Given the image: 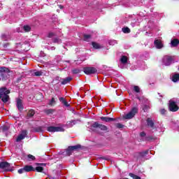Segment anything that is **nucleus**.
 Returning a JSON list of instances; mask_svg holds the SVG:
<instances>
[{"label":"nucleus","instance_id":"nucleus-1","mask_svg":"<svg viewBox=\"0 0 179 179\" xmlns=\"http://www.w3.org/2000/svg\"><path fill=\"white\" fill-rule=\"evenodd\" d=\"M9 94H10V90H8L6 87L0 88V99L3 103H8L9 101Z\"/></svg>","mask_w":179,"mask_h":179},{"label":"nucleus","instance_id":"nucleus-2","mask_svg":"<svg viewBox=\"0 0 179 179\" xmlns=\"http://www.w3.org/2000/svg\"><path fill=\"white\" fill-rule=\"evenodd\" d=\"M138 113H139V108L138 106L133 107L131 111L126 114L123 118L124 120H132V118H134V117H135Z\"/></svg>","mask_w":179,"mask_h":179},{"label":"nucleus","instance_id":"nucleus-3","mask_svg":"<svg viewBox=\"0 0 179 179\" xmlns=\"http://www.w3.org/2000/svg\"><path fill=\"white\" fill-rule=\"evenodd\" d=\"M91 128L92 131H96V129H100V131H107L108 127L104 124L99 123V122H94L92 125Z\"/></svg>","mask_w":179,"mask_h":179},{"label":"nucleus","instance_id":"nucleus-4","mask_svg":"<svg viewBox=\"0 0 179 179\" xmlns=\"http://www.w3.org/2000/svg\"><path fill=\"white\" fill-rule=\"evenodd\" d=\"M179 107L178 105H177V103L174 101H169V111H171L172 113H176L178 111Z\"/></svg>","mask_w":179,"mask_h":179},{"label":"nucleus","instance_id":"nucleus-5","mask_svg":"<svg viewBox=\"0 0 179 179\" xmlns=\"http://www.w3.org/2000/svg\"><path fill=\"white\" fill-rule=\"evenodd\" d=\"M83 72L85 75H94L97 72V69L94 67H84Z\"/></svg>","mask_w":179,"mask_h":179},{"label":"nucleus","instance_id":"nucleus-6","mask_svg":"<svg viewBox=\"0 0 179 179\" xmlns=\"http://www.w3.org/2000/svg\"><path fill=\"white\" fill-rule=\"evenodd\" d=\"M0 169L4 170L5 171H12V167H10V164L8 162H1Z\"/></svg>","mask_w":179,"mask_h":179},{"label":"nucleus","instance_id":"nucleus-7","mask_svg":"<svg viewBox=\"0 0 179 179\" xmlns=\"http://www.w3.org/2000/svg\"><path fill=\"white\" fill-rule=\"evenodd\" d=\"M48 132H64V128L60 127L50 126L47 128Z\"/></svg>","mask_w":179,"mask_h":179},{"label":"nucleus","instance_id":"nucleus-8","mask_svg":"<svg viewBox=\"0 0 179 179\" xmlns=\"http://www.w3.org/2000/svg\"><path fill=\"white\" fill-rule=\"evenodd\" d=\"M10 70L8 67L1 66L0 67V76L1 78H6V73H9Z\"/></svg>","mask_w":179,"mask_h":179},{"label":"nucleus","instance_id":"nucleus-9","mask_svg":"<svg viewBox=\"0 0 179 179\" xmlns=\"http://www.w3.org/2000/svg\"><path fill=\"white\" fill-rule=\"evenodd\" d=\"M27 136V130H22V133L17 136L16 142H20Z\"/></svg>","mask_w":179,"mask_h":179},{"label":"nucleus","instance_id":"nucleus-10","mask_svg":"<svg viewBox=\"0 0 179 179\" xmlns=\"http://www.w3.org/2000/svg\"><path fill=\"white\" fill-rule=\"evenodd\" d=\"M146 122H147L148 127L151 128V129H156V126H155V122H153L152 118L148 117L146 119Z\"/></svg>","mask_w":179,"mask_h":179},{"label":"nucleus","instance_id":"nucleus-11","mask_svg":"<svg viewBox=\"0 0 179 179\" xmlns=\"http://www.w3.org/2000/svg\"><path fill=\"white\" fill-rule=\"evenodd\" d=\"M17 108L20 113H22L24 108L23 106V101L20 99H17Z\"/></svg>","mask_w":179,"mask_h":179},{"label":"nucleus","instance_id":"nucleus-12","mask_svg":"<svg viewBox=\"0 0 179 179\" xmlns=\"http://www.w3.org/2000/svg\"><path fill=\"white\" fill-rule=\"evenodd\" d=\"M157 137L155 136H147L144 138L143 140L144 142H155V141H157Z\"/></svg>","mask_w":179,"mask_h":179},{"label":"nucleus","instance_id":"nucleus-13","mask_svg":"<svg viewBox=\"0 0 179 179\" xmlns=\"http://www.w3.org/2000/svg\"><path fill=\"white\" fill-rule=\"evenodd\" d=\"M154 44L156 47V48H157L158 50H160L162 48H163L164 45L163 43H162V41L157 39L154 41Z\"/></svg>","mask_w":179,"mask_h":179},{"label":"nucleus","instance_id":"nucleus-14","mask_svg":"<svg viewBox=\"0 0 179 179\" xmlns=\"http://www.w3.org/2000/svg\"><path fill=\"white\" fill-rule=\"evenodd\" d=\"M166 61H164V65L166 66H169L171 65V62H173V57L171 56H166Z\"/></svg>","mask_w":179,"mask_h":179},{"label":"nucleus","instance_id":"nucleus-15","mask_svg":"<svg viewBox=\"0 0 179 179\" xmlns=\"http://www.w3.org/2000/svg\"><path fill=\"white\" fill-rule=\"evenodd\" d=\"M100 120L101 121H103L104 122H111V121H116L117 120V119H115V118L104 117V116L101 117Z\"/></svg>","mask_w":179,"mask_h":179},{"label":"nucleus","instance_id":"nucleus-16","mask_svg":"<svg viewBox=\"0 0 179 179\" xmlns=\"http://www.w3.org/2000/svg\"><path fill=\"white\" fill-rule=\"evenodd\" d=\"M72 77H67L66 78H62L61 79V85H68V83H71V80H72Z\"/></svg>","mask_w":179,"mask_h":179},{"label":"nucleus","instance_id":"nucleus-17","mask_svg":"<svg viewBox=\"0 0 179 179\" xmlns=\"http://www.w3.org/2000/svg\"><path fill=\"white\" fill-rule=\"evenodd\" d=\"M24 170L25 173H30V171H34V167L31 165H26L24 166Z\"/></svg>","mask_w":179,"mask_h":179},{"label":"nucleus","instance_id":"nucleus-18","mask_svg":"<svg viewBox=\"0 0 179 179\" xmlns=\"http://www.w3.org/2000/svg\"><path fill=\"white\" fill-rule=\"evenodd\" d=\"M34 114H36V111L34 109H30L27 115V118L29 120V118H32V117H34Z\"/></svg>","mask_w":179,"mask_h":179},{"label":"nucleus","instance_id":"nucleus-19","mask_svg":"<svg viewBox=\"0 0 179 179\" xmlns=\"http://www.w3.org/2000/svg\"><path fill=\"white\" fill-rule=\"evenodd\" d=\"M179 44V40L174 38L171 41V47H178Z\"/></svg>","mask_w":179,"mask_h":179},{"label":"nucleus","instance_id":"nucleus-20","mask_svg":"<svg viewBox=\"0 0 179 179\" xmlns=\"http://www.w3.org/2000/svg\"><path fill=\"white\" fill-rule=\"evenodd\" d=\"M44 113H45V114L47 115H51L52 114H54V113H55V109H45L44 110Z\"/></svg>","mask_w":179,"mask_h":179},{"label":"nucleus","instance_id":"nucleus-21","mask_svg":"<svg viewBox=\"0 0 179 179\" xmlns=\"http://www.w3.org/2000/svg\"><path fill=\"white\" fill-rule=\"evenodd\" d=\"M82 148V145L80 144H78L76 145H73V146H70V149H71V150H79V149Z\"/></svg>","mask_w":179,"mask_h":179},{"label":"nucleus","instance_id":"nucleus-22","mask_svg":"<svg viewBox=\"0 0 179 179\" xmlns=\"http://www.w3.org/2000/svg\"><path fill=\"white\" fill-rule=\"evenodd\" d=\"M179 80V73H176L172 76V82H174V83L178 82Z\"/></svg>","mask_w":179,"mask_h":179},{"label":"nucleus","instance_id":"nucleus-23","mask_svg":"<svg viewBox=\"0 0 179 179\" xmlns=\"http://www.w3.org/2000/svg\"><path fill=\"white\" fill-rule=\"evenodd\" d=\"M92 45L93 48H94L95 50H99V48H101V46L100 45V44L96 42H92Z\"/></svg>","mask_w":179,"mask_h":179},{"label":"nucleus","instance_id":"nucleus-24","mask_svg":"<svg viewBox=\"0 0 179 179\" xmlns=\"http://www.w3.org/2000/svg\"><path fill=\"white\" fill-rule=\"evenodd\" d=\"M72 153H73V151L72 150V149H71V147L69 146L68 148L66 150V156H71Z\"/></svg>","mask_w":179,"mask_h":179},{"label":"nucleus","instance_id":"nucleus-25","mask_svg":"<svg viewBox=\"0 0 179 179\" xmlns=\"http://www.w3.org/2000/svg\"><path fill=\"white\" fill-rule=\"evenodd\" d=\"M34 171H37V173H43L44 171V168L43 166H36L34 169Z\"/></svg>","mask_w":179,"mask_h":179},{"label":"nucleus","instance_id":"nucleus-26","mask_svg":"<svg viewBox=\"0 0 179 179\" xmlns=\"http://www.w3.org/2000/svg\"><path fill=\"white\" fill-rule=\"evenodd\" d=\"M120 61L122 64H127L128 62V57L127 56H122Z\"/></svg>","mask_w":179,"mask_h":179},{"label":"nucleus","instance_id":"nucleus-27","mask_svg":"<svg viewBox=\"0 0 179 179\" xmlns=\"http://www.w3.org/2000/svg\"><path fill=\"white\" fill-rule=\"evenodd\" d=\"M34 132H43V127H38L34 128Z\"/></svg>","mask_w":179,"mask_h":179},{"label":"nucleus","instance_id":"nucleus-28","mask_svg":"<svg viewBox=\"0 0 179 179\" xmlns=\"http://www.w3.org/2000/svg\"><path fill=\"white\" fill-rule=\"evenodd\" d=\"M84 41H89V39L92 38V36L89 34H84Z\"/></svg>","mask_w":179,"mask_h":179},{"label":"nucleus","instance_id":"nucleus-29","mask_svg":"<svg viewBox=\"0 0 179 179\" xmlns=\"http://www.w3.org/2000/svg\"><path fill=\"white\" fill-rule=\"evenodd\" d=\"M129 177H131V178H133V179H141V177H139L132 173H129Z\"/></svg>","mask_w":179,"mask_h":179},{"label":"nucleus","instance_id":"nucleus-30","mask_svg":"<svg viewBox=\"0 0 179 179\" xmlns=\"http://www.w3.org/2000/svg\"><path fill=\"white\" fill-rule=\"evenodd\" d=\"M122 30L123 33H125V34H128L131 31V29L129 28H128L127 27L122 28Z\"/></svg>","mask_w":179,"mask_h":179},{"label":"nucleus","instance_id":"nucleus-31","mask_svg":"<svg viewBox=\"0 0 179 179\" xmlns=\"http://www.w3.org/2000/svg\"><path fill=\"white\" fill-rule=\"evenodd\" d=\"M146 155H149L148 150H145L144 152H140V156H141L142 157H143L144 156H146Z\"/></svg>","mask_w":179,"mask_h":179},{"label":"nucleus","instance_id":"nucleus-32","mask_svg":"<svg viewBox=\"0 0 179 179\" xmlns=\"http://www.w3.org/2000/svg\"><path fill=\"white\" fill-rule=\"evenodd\" d=\"M23 29L24 31H30V30H31V28L29 25H24Z\"/></svg>","mask_w":179,"mask_h":179},{"label":"nucleus","instance_id":"nucleus-33","mask_svg":"<svg viewBox=\"0 0 179 179\" xmlns=\"http://www.w3.org/2000/svg\"><path fill=\"white\" fill-rule=\"evenodd\" d=\"M134 90L136 92V93H140L141 92V88L138 85H136L134 87Z\"/></svg>","mask_w":179,"mask_h":179},{"label":"nucleus","instance_id":"nucleus-34","mask_svg":"<svg viewBox=\"0 0 179 179\" xmlns=\"http://www.w3.org/2000/svg\"><path fill=\"white\" fill-rule=\"evenodd\" d=\"M1 130L3 132H6V131H9V127L4 125L1 127Z\"/></svg>","mask_w":179,"mask_h":179},{"label":"nucleus","instance_id":"nucleus-35","mask_svg":"<svg viewBox=\"0 0 179 179\" xmlns=\"http://www.w3.org/2000/svg\"><path fill=\"white\" fill-rule=\"evenodd\" d=\"M77 122L76 120H71L69 122V124L71 125V127H73L74 125H76Z\"/></svg>","mask_w":179,"mask_h":179},{"label":"nucleus","instance_id":"nucleus-36","mask_svg":"<svg viewBox=\"0 0 179 179\" xmlns=\"http://www.w3.org/2000/svg\"><path fill=\"white\" fill-rule=\"evenodd\" d=\"M72 73L74 74V75H76L78 73H80V70L78 69H74L72 70Z\"/></svg>","mask_w":179,"mask_h":179},{"label":"nucleus","instance_id":"nucleus-37","mask_svg":"<svg viewBox=\"0 0 179 179\" xmlns=\"http://www.w3.org/2000/svg\"><path fill=\"white\" fill-rule=\"evenodd\" d=\"M115 127L118 129H121V128H124V124H122L121 123H117L115 124Z\"/></svg>","mask_w":179,"mask_h":179},{"label":"nucleus","instance_id":"nucleus-38","mask_svg":"<svg viewBox=\"0 0 179 179\" xmlns=\"http://www.w3.org/2000/svg\"><path fill=\"white\" fill-rule=\"evenodd\" d=\"M17 173L19 174H23V173H26V171H24V168H22L18 169Z\"/></svg>","mask_w":179,"mask_h":179},{"label":"nucleus","instance_id":"nucleus-39","mask_svg":"<svg viewBox=\"0 0 179 179\" xmlns=\"http://www.w3.org/2000/svg\"><path fill=\"white\" fill-rule=\"evenodd\" d=\"M34 74V76H41V75H43V72L36 71Z\"/></svg>","mask_w":179,"mask_h":179},{"label":"nucleus","instance_id":"nucleus-40","mask_svg":"<svg viewBox=\"0 0 179 179\" xmlns=\"http://www.w3.org/2000/svg\"><path fill=\"white\" fill-rule=\"evenodd\" d=\"M28 159H30L31 160H36V157H34V155H28L27 156Z\"/></svg>","mask_w":179,"mask_h":179},{"label":"nucleus","instance_id":"nucleus-41","mask_svg":"<svg viewBox=\"0 0 179 179\" xmlns=\"http://www.w3.org/2000/svg\"><path fill=\"white\" fill-rule=\"evenodd\" d=\"M55 103V99L52 98L51 101L49 103V106H54Z\"/></svg>","mask_w":179,"mask_h":179},{"label":"nucleus","instance_id":"nucleus-42","mask_svg":"<svg viewBox=\"0 0 179 179\" xmlns=\"http://www.w3.org/2000/svg\"><path fill=\"white\" fill-rule=\"evenodd\" d=\"M55 36V34L53 32H50L48 34V38H52V37H54Z\"/></svg>","mask_w":179,"mask_h":179},{"label":"nucleus","instance_id":"nucleus-43","mask_svg":"<svg viewBox=\"0 0 179 179\" xmlns=\"http://www.w3.org/2000/svg\"><path fill=\"white\" fill-rule=\"evenodd\" d=\"M141 138H146V133L145 131H142L140 133Z\"/></svg>","mask_w":179,"mask_h":179},{"label":"nucleus","instance_id":"nucleus-44","mask_svg":"<svg viewBox=\"0 0 179 179\" xmlns=\"http://www.w3.org/2000/svg\"><path fill=\"white\" fill-rule=\"evenodd\" d=\"M149 108V106H148V105H144L143 110L145 113H146V111H148V109Z\"/></svg>","mask_w":179,"mask_h":179},{"label":"nucleus","instance_id":"nucleus-45","mask_svg":"<svg viewBox=\"0 0 179 179\" xmlns=\"http://www.w3.org/2000/svg\"><path fill=\"white\" fill-rule=\"evenodd\" d=\"M166 109L163 108L160 110V113L162 114V115H164L166 114Z\"/></svg>","mask_w":179,"mask_h":179},{"label":"nucleus","instance_id":"nucleus-46","mask_svg":"<svg viewBox=\"0 0 179 179\" xmlns=\"http://www.w3.org/2000/svg\"><path fill=\"white\" fill-rule=\"evenodd\" d=\"M59 41H61V39L58 38H53V43H59Z\"/></svg>","mask_w":179,"mask_h":179},{"label":"nucleus","instance_id":"nucleus-47","mask_svg":"<svg viewBox=\"0 0 179 179\" xmlns=\"http://www.w3.org/2000/svg\"><path fill=\"white\" fill-rule=\"evenodd\" d=\"M64 106H65V107H69V103H68V101H64V102H63Z\"/></svg>","mask_w":179,"mask_h":179},{"label":"nucleus","instance_id":"nucleus-48","mask_svg":"<svg viewBox=\"0 0 179 179\" xmlns=\"http://www.w3.org/2000/svg\"><path fill=\"white\" fill-rule=\"evenodd\" d=\"M64 106H65V107H69V103H68V101H64V102H63Z\"/></svg>","mask_w":179,"mask_h":179},{"label":"nucleus","instance_id":"nucleus-49","mask_svg":"<svg viewBox=\"0 0 179 179\" xmlns=\"http://www.w3.org/2000/svg\"><path fill=\"white\" fill-rule=\"evenodd\" d=\"M59 100L60 102H62V103H63L66 101L65 98L64 97H60Z\"/></svg>","mask_w":179,"mask_h":179},{"label":"nucleus","instance_id":"nucleus-50","mask_svg":"<svg viewBox=\"0 0 179 179\" xmlns=\"http://www.w3.org/2000/svg\"><path fill=\"white\" fill-rule=\"evenodd\" d=\"M36 166H45L44 163H36Z\"/></svg>","mask_w":179,"mask_h":179},{"label":"nucleus","instance_id":"nucleus-51","mask_svg":"<svg viewBox=\"0 0 179 179\" xmlns=\"http://www.w3.org/2000/svg\"><path fill=\"white\" fill-rule=\"evenodd\" d=\"M1 38H6V36L5 34H2V35H1Z\"/></svg>","mask_w":179,"mask_h":179},{"label":"nucleus","instance_id":"nucleus-52","mask_svg":"<svg viewBox=\"0 0 179 179\" xmlns=\"http://www.w3.org/2000/svg\"><path fill=\"white\" fill-rule=\"evenodd\" d=\"M8 45H9V43L4 44L3 47H8Z\"/></svg>","mask_w":179,"mask_h":179},{"label":"nucleus","instance_id":"nucleus-53","mask_svg":"<svg viewBox=\"0 0 179 179\" xmlns=\"http://www.w3.org/2000/svg\"><path fill=\"white\" fill-rule=\"evenodd\" d=\"M59 8H60V9H62V8H64V6H59Z\"/></svg>","mask_w":179,"mask_h":179},{"label":"nucleus","instance_id":"nucleus-54","mask_svg":"<svg viewBox=\"0 0 179 179\" xmlns=\"http://www.w3.org/2000/svg\"><path fill=\"white\" fill-rule=\"evenodd\" d=\"M16 44H17V45H19V44H20V43H16Z\"/></svg>","mask_w":179,"mask_h":179},{"label":"nucleus","instance_id":"nucleus-55","mask_svg":"<svg viewBox=\"0 0 179 179\" xmlns=\"http://www.w3.org/2000/svg\"><path fill=\"white\" fill-rule=\"evenodd\" d=\"M103 159H106V158H103Z\"/></svg>","mask_w":179,"mask_h":179},{"label":"nucleus","instance_id":"nucleus-56","mask_svg":"<svg viewBox=\"0 0 179 179\" xmlns=\"http://www.w3.org/2000/svg\"><path fill=\"white\" fill-rule=\"evenodd\" d=\"M126 179H128V178H126Z\"/></svg>","mask_w":179,"mask_h":179}]
</instances>
